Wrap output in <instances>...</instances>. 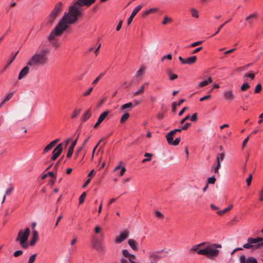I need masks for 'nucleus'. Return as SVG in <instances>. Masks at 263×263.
Returning a JSON list of instances; mask_svg holds the SVG:
<instances>
[{"label":"nucleus","instance_id":"1","mask_svg":"<svg viewBox=\"0 0 263 263\" xmlns=\"http://www.w3.org/2000/svg\"><path fill=\"white\" fill-rule=\"evenodd\" d=\"M96 0H77L69 7L68 12H65L62 18L57 25L55 28L50 33L48 39L50 41H53L54 37L60 35L68 27V25L74 24L78 18L81 16V7H89Z\"/></svg>","mask_w":263,"mask_h":263},{"label":"nucleus","instance_id":"2","mask_svg":"<svg viewBox=\"0 0 263 263\" xmlns=\"http://www.w3.org/2000/svg\"><path fill=\"white\" fill-rule=\"evenodd\" d=\"M48 62L47 50L42 49L36 52L28 61V65L30 67L36 68L43 66Z\"/></svg>","mask_w":263,"mask_h":263},{"label":"nucleus","instance_id":"3","mask_svg":"<svg viewBox=\"0 0 263 263\" xmlns=\"http://www.w3.org/2000/svg\"><path fill=\"white\" fill-rule=\"evenodd\" d=\"M203 248L199 251L198 255H202L207 256L210 259H214L219 254V250L222 246L220 244L211 243L209 242H203Z\"/></svg>","mask_w":263,"mask_h":263},{"label":"nucleus","instance_id":"4","mask_svg":"<svg viewBox=\"0 0 263 263\" xmlns=\"http://www.w3.org/2000/svg\"><path fill=\"white\" fill-rule=\"evenodd\" d=\"M30 233V229L28 228H26L24 231L21 230L15 239V241H19L20 245L24 249H27L28 247V245L26 242L28 240Z\"/></svg>","mask_w":263,"mask_h":263},{"label":"nucleus","instance_id":"5","mask_svg":"<svg viewBox=\"0 0 263 263\" xmlns=\"http://www.w3.org/2000/svg\"><path fill=\"white\" fill-rule=\"evenodd\" d=\"M63 4L60 2H58L54 6V9L51 11L48 17V22L52 24L55 18L59 16L60 13L62 11V7Z\"/></svg>","mask_w":263,"mask_h":263},{"label":"nucleus","instance_id":"6","mask_svg":"<svg viewBox=\"0 0 263 263\" xmlns=\"http://www.w3.org/2000/svg\"><path fill=\"white\" fill-rule=\"evenodd\" d=\"M63 151V143L59 144L53 149L52 152V155L51 158V160L54 161L60 155Z\"/></svg>","mask_w":263,"mask_h":263},{"label":"nucleus","instance_id":"7","mask_svg":"<svg viewBox=\"0 0 263 263\" xmlns=\"http://www.w3.org/2000/svg\"><path fill=\"white\" fill-rule=\"evenodd\" d=\"M129 232L127 230H125L116 239V243H119L125 240L129 236Z\"/></svg>","mask_w":263,"mask_h":263},{"label":"nucleus","instance_id":"8","mask_svg":"<svg viewBox=\"0 0 263 263\" xmlns=\"http://www.w3.org/2000/svg\"><path fill=\"white\" fill-rule=\"evenodd\" d=\"M240 263H257V260L253 257H249L246 259L245 255H242L240 257Z\"/></svg>","mask_w":263,"mask_h":263},{"label":"nucleus","instance_id":"9","mask_svg":"<svg viewBox=\"0 0 263 263\" xmlns=\"http://www.w3.org/2000/svg\"><path fill=\"white\" fill-rule=\"evenodd\" d=\"M29 67H30V66H28V63H27V65L21 70L18 76V79L19 80L25 78L29 73Z\"/></svg>","mask_w":263,"mask_h":263},{"label":"nucleus","instance_id":"10","mask_svg":"<svg viewBox=\"0 0 263 263\" xmlns=\"http://www.w3.org/2000/svg\"><path fill=\"white\" fill-rule=\"evenodd\" d=\"M223 96L224 99L229 102L232 101L235 99V96L232 90H224Z\"/></svg>","mask_w":263,"mask_h":263},{"label":"nucleus","instance_id":"11","mask_svg":"<svg viewBox=\"0 0 263 263\" xmlns=\"http://www.w3.org/2000/svg\"><path fill=\"white\" fill-rule=\"evenodd\" d=\"M142 5H139L134 9V10L132 12L130 17L127 20V24L128 25L132 23V22L133 20V18L137 14V13L140 10V9L142 8Z\"/></svg>","mask_w":263,"mask_h":263},{"label":"nucleus","instance_id":"12","mask_svg":"<svg viewBox=\"0 0 263 263\" xmlns=\"http://www.w3.org/2000/svg\"><path fill=\"white\" fill-rule=\"evenodd\" d=\"M92 247L94 249L97 250L98 252H101L104 249L103 244L101 243V242L100 240H99L98 239H95L93 241Z\"/></svg>","mask_w":263,"mask_h":263},{"label":"nucleus","instance_id":"13","mask_svg":"<svg viewBox=\"0 0 263 263\" xmlns=\"http://www.w3.org/2000/svg\"><path fill=\"white\" fill-rule=\"evenodd\" d=\"M255 242L252 243V248L253 249H259L260 247L263 246V238L258 237L254 238Z\"/></svg>","mask_w":263,"mask_h":263},{"label":"nucleus","instance_id":"14","mask_svg":"<svg viewBox=\"0 0 263 263\" xmlns=\"http://www.w3.org/2000/svg\"><path fill=\"white\" fill-rule=\"evenodd\" d=\"M79 136V134L78 135L76 139L72 142L71 145L69 146V147L68 148V153L67 154V157L69 158V157H71V155H72L73 152V149L77 143V141H78Z\"/></svg>","mask_w":263,"mask_h":263},{"label":"nucleus","instance_id":"15","mask_svg":"<svg viewBox=\"0 0 263 263\" xmlns=\"http://www.w3.org/2000/svg\"><path fill=\"white\" fill-rule=\"evenodd\" d=\"M39 239L38 232L36 230H33L32 238L30 241V245L33 246Z\"/></svg>","mask_w":263,"mask_h":263},{"label":"nucleus","instance_id":"16","mask_svg":"<svg viewBox=\"0 0 263 263\" xmlns=\"http://www.w3.org/2000/svg\"><path fill=\"white\" fill-rule=\"evenodd\" d=\"M149 259L151 263H157L158 260L160 258V257L155 252H152L149 254Z\"/></svg>","mask_w":263,"mask_h":263},{"label":"nucleus","instance_id":"17","mask_svg":"<svg viewBox=\"0 0 263 263\" xmlns=\"http://www.w3.org/2000/svg\"><path fill=\"white\" fill-rule=\"evenodd\" d=\"M60 141L59 139H57L51 141L49 144H48L44 149V153H46L49 151L55 145Z\"/></svg>","mask_w":263,"mask_h":263},{"label":"nucleus","instance_id":"18","mask_svg":"<svg viewBox=\"0 0 263 263\" xmlns=\"http://www.w3.org/2000/svg\"><path fill=\"white\" fill-rule=\"evenodd\" d=\"M203 242H201L197 245L193 246L191 249L190 251L196 252L197 254H198L199 251H200V249H202L203 248Z\"/></svg>","mask_w":263,"mask_h":263},{"label":"nucleus","instance_id":"19","mask_svg":"<svg viewBox=\"0 0 263 263\" xmlns=\"http://www.w3.org/2000/svg\"><path fill=\"white\" fill-rule=\"evenodd\" d=\"M128 243L130 247L134 250H137L138 249V244L134 240L132 239H129L128 240Z\"/></svg>","mask_w":263,"mask_h":263},{"label":"nucleus","instance_id":"20","mask_svg":"<svg viewBox=\"0 0 263 263\" xmlns=\"http://www.w3.org/2000/svg\"><path fill=\"white\" fill-rule=\"evenodd\" d=\"M257 17V15L256 13H254L247 16L246 18V20L248 21L250 24H251L253 23V21L256 20Z\"/></svg>","mask_w":263,"mask_h":263},{"label":"nucleus","instance_id":"21","mask_svg":"<svg viewBox=\"0 0 263 263\" xmlns=\"http://www.w3.org/2000/svg\"><path fill=\"white\" fill-rule=\"evenodd\" d=\"M254 242H255L254 238H249L248 239V242L243 245V248L246 249L252 248V245Z\"/></svg>","mask_w":263,"mask_h":263},{"label":"nucleus","instance_id":"22","mask_svg":"<svg viewBox=\"0 0 263 263\" xmlns=\"http://www.w3.org/2000/svg\"><path fill=\"white\" fill-rule=\"evenodd\" d=\"M14 190V187L12 185L10 184V186L8 189H7L6 191H5V195L3 197V201H2V203H4L5 200V199H6V196L7 195H10L12 192H13V191Z\"/></svg>","mask_w":263,"mask_h":263},{"label":"nucleus","instance_id":"23","mask_svg":"<svg viewBox=\"0 0 263 263\" xmlns=\"http://www.w3.org/2000/svg\"><path fill=\"white\" fill-rule=\"evenodd\" d=\"M213 80L211 78H209L208 80L200 82L199 84L198 85V87H203L206 85H208L209 84L211 83L212 82Z\"/></svg>","mask_w":263,"mask_h":263},{"label":"nucleus","instance_id":"24","mask_svg":"<svg viewBox=\"0 0 263 263\" xmlns=\"http://www.w3.org/2000/svg\"><path fill=\"white\" fill-rule=\"evenodd\" d=\"M174 132L170 131L166 136V138L168 144H170L171 142L173 140V137L174 135Z\"/></svg>","mask_w":263,"mask_h":263},{"label":"nucleus","instance_id":"25","mask_svg":"<svg viewBox=\"0 0 263 263\" xmlns=\"http://www.w3.org/2000/svg\"><path fill=\"white\" fill-rule=\"evenodd\" d=\"M91 115V110L89 109L84 114L82 118V122H85L88 120L90 117Z\"/></svg>","mask_w":263,"mask_h":263},{"label":"nucleus","instance_id":"26","mask_svg":"<svg viewBox=\"0 0 263 263\" xmlns=\"http://www.w3.org/2000/svg\"><path fill=\"white\" fill-rule=\"evenodd\" d=\"M167 73L169 76V79L170 80H174L178 78V76L177 74L173 73L171 69H168L167 70Z\"/></svg>","mask_w":263,"mask_h":263},{"label":"nucleus","instance_id":"27","mask_svg":"<svg viewBox=\"0 0 263 263\" xmlns=\"http://www.w3.org/2000/svg\"><path fill=\"white\" fill-rule=\"evenodd\" d=\"M196 61H197L196 56H193V57L187 58L186 60V64H189V65H192V64L195 63Z\"/></svg>","mask_w":263,"mask_h":263},{"label":"nucleus","instance_id":"28","mask_svg":"<svg viewBox=\"0 0 263 263\" xmlns=\"http://www.w3.org/2000/svg\"><path fill=\"white\" fill-rule=\"evenodd\" d=\"M184 101L185 99H181L177 104L176 102H173L172 103V111H176L177 106H180Z\"/></svg>","mask_w":263,"mask_h":263},{"label":"nucleus","instance_id":"29","mask_svg":"<svg viewBox=\"0 0 263 263\" xmlns=\"http://www.w3.org/2000/svg\"><path fill=\"white\" fill-rule=\"evenodd\" d=\"M133 107L134 106L133 103L132 102H129L123 105L121 107V109L125 110L128 108L129 110H131Z\"/></svg>","mask_w":263,"mask_h":263},{"label":"nucleus","instance_id":"30","mask_svg":"<svg viewBox=\"0 0 263 263\" xmlns=\"http://www.w3.org/2000/svg\"><path fill=\"white\" fill-rule=\"evenodd\" d=\"M108 113H109V111H105L103 112L102 114H101L100 115L98 120L99 121L102 122L106 118V117L108 115Z\"/></svg>","mask_w":263,"mask_h":263},{"label":"nucleus","instance_id":"31","mask_svg":"<svg viewBox=\"0 0 263 263\" xmlns=\"http://www.w3.org/2000/svg\"><path fill=\"white\" fill-rule=\"evenodd\" d=\"M18 53V51H17L15 53H13L12 52V57L11 58V59L9 61V62L8 63L7 66H6V67L5 68V70L12 63V62L14 60V59H15L16 58V56L17 55V53Z\"/></svg>","mask_w":263,"mask_h":263},{"label":"nucleus","instance_id":"32","mask_svg":"<svg viewBox=\"0 0 263 263\" xmlns=\"http://www.w3.org/2000/svg\"><path fill=\"white\" fill-rule=\"evenodd\" d=\"M144 87H145V86H144V84L142 85V86H141L140 89L138 91H137L135 92H134L133 93V95L134 96H138L139 95H140V94H142V93H144Z\"/></svg>","mask_w":263,"mask_h":263},{"label":"nucleus","instance_id":"33","mask_svg":"<svg viewBox=\"0 0 263 263\" xmlns=\"http://www.w3.org/2000/svg\"><path fill=\"white\" fill-rule=\"evenodd\" d=\"M144 71L143 67H141L137 71L135 77L137 78L141 77Z\"/></svg>","mask_w":263,"mask_h":263},{"label":"nucleus","instance_id":"34","mask_svg":"<svg viewBox=\"0 0 263 263\" xmlns=\"http://www.w3.org/2000/svg\"><path fill=\"white\" fill-rule=\"evenodd\" d=\"M13 93L10 92L8 94V95L5 97L4 100L1 103V104L3 105L7 101H9L13 96Z\"/></svg>","mask_w":263,"mask_h":263},{"label":"nucleus","instance_id":"35","mask_svg":"<svg viewBox=\"0 0 263 263\" xmlns=\"http://www.w3.org/2000/svg\"><path fill=\"white\" fill-rule=\"evenodd\" d=\"M129 114L127 112L125 113L121 117L120 122L121 123H124L129 118Z\"/></svg>","mask_w":263,"mask_h":263},{"label":"nucleus","instance_id":"36","mask_svg":"<svg viewBox=\"0 0 263 263\" xmlns=\"http://www.w3.org/2000/svg\"><path fill=\"white\" fill-rule=\"evenodd\" d=\"M144 156L147 157V159H143L142 161V163H145L147 161H149L151 160V158L153 156V155L150 153H145Z\"/></svg>","mask_w":263,"mask_h":263},{"label":"nucleus","instance_id":"37","mask_svg":"<svg viewBox=\"0 0 263 263\" xmlns=\"http://www.w3.org/2000/svg\"><path fill=\"white\" fill-rule=\"evenodd\" d=\"M86 196V192H83L81 195V196H80L79 199V204H82L84 202Z\"/></svg>","mask_w":263,"mask_h":263},{"label":"nucleus","instance_id":"38","mask_svg":"<svg viewBox=\"0 0 263 263\" xmlns=\"http://www.w3.org/2000/svg\"><path fill=\"white\" fill-rule=\"evenodd\" d=\"M122 253H123V255L126 257H134L135 258V256L134 255H133V254H130L129 252L128 251V250H123L122 251Z\"/></svg>","mask_w":263,"mask_h":263},{"label":"nucleus","instance_id":"39","mask_svg":"<svg viewBox=\"0 0 263 263\" xmlns=\"http://www.w3.org/2000/svg\"><path fill=\"white\" fill-rule=\"evenodd\" d=\"M250 87V86L248 83H244L241 86L240 89L241 91H246Z\"/></svg>","mask_w":263,"mask_h":263},{"label":"nucleus","instance_id":"40","mask_svg":"<svg viewBox=\"0 0 263 263\" xmlns=\"http://www.w3.org/2000/svg\"><path fill=\"white\" fill-rule=\"evenodd\" d=\"M191 11L192 16L193 17H195V18L198 17V12L197 10H196L194 8H192Z\"/></svg>","mask_w":263,"mask_h":263},{"label":"nucleus","instance_id":"41","mask_svg":"<svg viewBox=\"0 0 263 263\" xmlns=\"http://www.w3.org/2000/svg\"><path fill=\"white\" fill-rule=\"evenodd\" d=\"M180 140H181V138L180 137L177 138L174 141L173 140L171 142V143H170V144L176 146L179 144Z\"/></svg>","mask_w":263,"mask_h":263},{"label":"nucleus","instance_id":"42","mask_svg":"<svg viewBox=\"0 0 263 263\" xmlns=\"http://www.w3.org/2000/svg\"><path fill=\"white\" fill-rule=\"evenodd\" d=\"M80 112H81V109H79V110L75 109V110H74L72 114L71 115V118H76L79 115V114L80 113Z\"/></svg>","mask_w":263,"mask_h":263},{"label":"nucleus","instance_id":"43","mask_svg":"<svg viewBox=\"0 0 263 263\" xmlns=\"http://www.w3.org/2000/svg\"><path fill=\"white\" fill-rule=\"evenodd\" d=\"M36 254H34L30 256L27 263H33L35 261Z\"/></svg>","mask_w":263,"mask_h":263},{"label":"nucleus","instance_id":"44","mask_svg":"<svg viewBox=\"0 0 263 263\" xmlns=\"http://www.w3.org/2000/svg\"><path fill=\"white\" fill-rule=\"evenodd\" d=\"M216 181V178L213 176L208 178L207 181V184H214Z\"/></svg>","mask_w":263,"mask_h":263},{"label":"nucleus","instance_id":"45","mask_svg":"<svg viewBox=\"0 0 263 263\" xmlns=\"http://www.w3.org/2000/svg\"><path fill=\"white\" fill-rule=\"evenodd\" d=\"M172 22V18L170 17H168L167 16H165L164 20L162 22L163 25H166L168 23H171Z\"/></svg>","mask_w":263,"mask_h":263},{"label":"nucleus","instance_id":"46","mask_svg":"<svg viewBox=\"0 0 263 263\" xmlns=\"http://www.w3.org/2000/svg\"><path fill=\"white\" fill-rule=\"evenodd\" d=\"M230 21H226L224 23H223V24L221 25L218 29H217V31L212 35V36H214L216 34H217L219 32V31H220V30L223 28V27L226 24H227Z\"/></svg>","mask_w":263,"mask_h":263},{"label":"nucleus","instance_id":"47","mask_svg":"<svg viewBox=\"0 0 263 263\" xmlns=\"http://www.w3.org/2000/svg\"><path fill=\"white\" fill-rule=\"evenodd\" d=\"M261 85L260 84H258L256 86L254 92L255 93L259 92L261 90Z\"/></svg>","mask_w":263,"mask_h":263},{"label":"nucleus","instance_id":"48","mask_svg":"<svg viewBox=\"0 0 263 263\" xmlns=\"http://www.w3.org/2000/svg\"><path fill=\"white\" fill-rule=\"evenodd\" d=\"M104 75V73H101L92 83V85H96L100 80L101 77Z\"/></svg>","mask_w":263,"mask_h":263},{"label":"nucleus","instance_id":"49","mask_svg":"<svg viewBox=\"0 0 263 263\" xmlns=\"http://www.w3.org/2000/svg\"><path fill=\"white\" fill-rule=\"evenodd\" d=\"M202 42H203V41H197V42L193 43L192 44H191L190 47H195L196 46L201 45L202 43Z\"/></svg>","mask_w":263,"mask_h":263},{"label":"nucleus","instance_id":"50","mask_svg":"<svg viewBox=\"0 0 263 263\" xmlns=\"http://www.w3.org/2000/svg\"><path fill=\"white\" fill-rule=\"evenodd\" d=\"M252 180V174H250L248 178L246 180V182L248 186H250Z\"/></svg>","mask_w":263,"mask_h":263},{"label":"nucleus","instance_id":"51","mask_svg":"<svg viewBox=\"0 0 263 263\" xmlns=\"http://www.w3.org/2000/svg\"><path fill=\"white\" fill-rule=\"evenodd\" d=\"M23 254V251L21 250H17L14 252L13 255L14 257H17Z\"/></svg>","mask_w":263,"mask_h":263},{"label":"nucleus","instance_id":"52","mask_svg":"<svg viewBox=\"0 0 263 263\" xmlns=\"http://www.w3.org/2000/svg\"><path fill=\"white\" fill-rule=\"evenodd\" d=\"M155 215L160 218H163L164 217V215L159 211H156L155 212Z\"/></svg>","mask_w":263,"mask_h":263},{"label":"nucleus","instance_id":"53","mask_svg":"<svg viewBox=\"0 0 263 263\" xmlns=\"http://www.w3.org/2000/svg\"><path fill=\"white\" fill-rule=\"evenodd\" d=\"M244 76L249 77L250 78H251V79L253 80L254 79L255 74L253 73H246L245 74Z\"/></svg>","mask_w":263,"mask_h":263},{"label":"nucleus","instance_id":"54","mask_svg":"<svg viewBox=\"0 0 263 263\" xmlns=\"http://www.w3.org/2000/svg\"><path fill=\"white\" fill-rule=\"evenodd\" d=\"M249 138H250V136H248L246 139H245V140H243V143H242V148H243L247 144V142H248L249 141Z\"/></svg>","mask_w":263,"mask_h":263},{"label":"nucleus","instance_id":"55","mask_svg":"<svg viewBox=\"0 0 263 263\" xmlns=\"http://www.w3.org/2000/svg\"><path fill=\"white\" fill-rule=\"evenodd\" d=\"M197 113H195L191 117V120L192 122H195L197 121Z\"/></svg>","mask_w":263,"mask_h":263},{"label":"nucleus","instance_id":"56","mask_svg":"<svg viewBox=\"0 0 263 263\" xmlns=\"http://www.w3.org/2000/svg\"><path fill=\"white\" fill-rule=\"evenodd\" d=\"M191 124L190 123H186L185 124L182 126V129L186 130L191 126Z\"/></svg>","mask_w":263,"mask_h":263},{"label":"nucleus","instance_id":"57","mask_svg":"<svg viewBox=\"0 0 263 263\" xmlns=\"http://www.w3.org/2000/svg\"><path fill=\"white\" fill-rule=\"evenodd\" d=\"M228 212V210L226 209V208L223 210H221V211H218L217 212V213L219 215H223V214L226 213V212Z\"/></svg>","mask_w":263,"mask_h":263},{"label":"nucleus","instance_id":"58","mask_svg":"<svg viewBox=\"0 0 263 263\" xmlns=\"http://www.w3.org/2000/svg\"><path fill=\"white\" fill-rule=\"evenodd\" d=\"M92 90H93L92 87L90 88L87 91L84 92L83 95L86 96L90 95V93L91 92V91H92Z\"/></svg>","mask_w":263,"mask_h":263},{"label":"nucleus","instance_id":"59","mask_svg":"<svg viewBox=\"0 0 263 263\" xmlns=\"http://www.w3.org/2000/svg\"><path fill=\"white\" fill-rule=\"evenodd\" d=\"M211 97V96L210 95L205 96L200 99V101H203L205 100L209 99Z\"/></svg>","mask_w":263,"mask_h":263},{"label":"nucleus","instance_id":"60","mask_svg":"<svg viewBox=\"0 0 263 263\" xmlns=\"http://www.w3.org/2000/svg\"><path fill=\"white\" fill-rule=\"evenodd\" d=\"M188 108L187 107H183L179 112L178 115L179 116H181L183 115V114L184 112V111L187 110Z\"/></svg>","mask_w":263,"mask_h":263},{"label":"nucleus","instance_id":"61","mask_svg":"<svg viewBox=\"0 0 263 263\" xmlns=\"http://www.w3.org/2000/svg\"><path fill=\"white\" fill-rule=\"evenodd\" d=\"M259 199L261 201H263V188L259 192Z\"/></svg>","mask_w":263,"mask_h":263},{"label":"nucleus","instance_id":"62","mask_svg":"<svg viewBox=\"0 0 263 263\" xmlns=\"http://www.w3.org/2000/svg\"><path fill=\"white\" fill-rule=\"evenodd\" d=\"M190 115H188L184 118H183V119L181 120V121H180V123L181 124H183L185 122L186 120H188L190 118Z\"/></svg>","mask_w":263,"mask_h":263},{"label":"nucleus","instance_id":"63","mask_svg":"<svg viewBox=\"0 0 263 263\" xmlns=\"http://www.w3.org/2000/svg\"><path fill=\"white\" fill-rule=\"evenodd\" d=\"M202 49V47H198L192 51V53L193 54L196 53L198 52L199 51H200Z\"/></svg>","mask_w":263,"mask_h":263},{"label":"nucleus","instance_id":"64","mask_svg":"<svg viewBox=\"0 0 263 263\" xmlns=\"http://www.w3.org/2000/svg\"><path fill=\"white\" fill-rule=\"evenodd\" d=\"M122 21H120L116 27V30L119 31L122 27Z\"/></svg>","mask_w":263,"mask_h":263}]
</instances>
